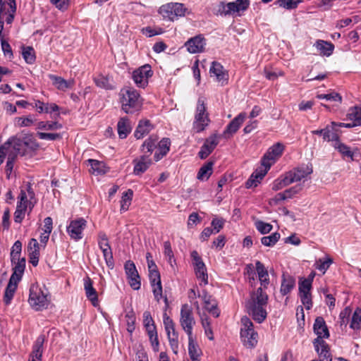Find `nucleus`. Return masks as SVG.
I'll use <instances>...</instances> for the list:
<instances>
[{
	"label": "nucleus",
	"instance_id": "nucleus-25",
	"mask_svg": "<svg viewBox=\"0 0 361 361\" xmlns=\"http://www.w3.org/2000/svg\"><path fill=\"white\" fill-rule=\"evenodd\" d=\"M11 261L13 266V273L10 278L20 281L25 269V258L18 257L15 260L14 259H11Z\"/></svg>",
	"mask_w": 361,
	"mask_h": 361
},
{
	"label": "nucleus",
	"instance_id": "nucleus-56",
	"mask_svg": "<svg viewBox=\"0 0 361 361\" xmlns=\"http://www.w3.org/2000/svg\"><path fill=\"white\" fill-rule=\"evenodd\" d=\"M255 224L257 230L262 234L269 233L273 228L271 224L259 220L257 221Z\"/></svg>",
	"mask_w": 361,
	"mask_h": 361
},
{
	"label": "nucleus",
	"instance_id": "nucleus-24",
	"mask_svg": "<svg viewBox=\"0 0 361 361\" xmlns=\"http://www.w3.org/2000/svg\"><path fill=\"white\" fill-rule=\"evenodd\" d=\"M27 250L30 258V263L34 267H36L38 264L39 257V245L35 238L30 239Z\"/></svg>",
	"mask_w": 361,
	"mask_h": 361
},
{
	"label": "nucleus",
	"instance_id": "nucleus-6",
	"mask_svg": "<svg viewBox=\"0 0 361 361\" xmlns=\"http://www.w3.org/2000/svg\"><path fill=\"white\" fill-rule=\"evenodd\" d=\"M210 119L207 112L204 99L203 98H199L197 103L192 128L196 133H200L207 128Z\"/></svg>",
	"mask_w": 361,
	"mask_h": 361
},
{
	"label": "nucleus",
	"instance_id": "nucleus-45",
	"mask_svg": "<svg viewBox=\"0 0 361 361\" xmlns=\"http://www.w3.org/2000/svg\"><path fill=\"white\" fill-rule=\"evenodd\" d=\"M290 181L286 173L281 176L272 183V190L277 191L290 185Z\"/></svg>",
	"mask_w": 361,
	"mask_h": 361
},
{
	"label": "nucleus",
	"instance_id": "nucleus-17",
	"mask_svg": "<svg viewBox=\"0 0 361 361\" xmlns=\"http://www.w3.org/2000/svg\"><path fill=\"white\" fill-rule=\"evenodd\" d=\"M219 136L216 134H214L206 139L198 153L201 159H206L213 152L219 142Z\"/></svg>",
	"mask_w": 361,
	"mask_h": 361
},
{
	"label": "nucleus",
	"instance_id": "nucleus-27",
	"mask_svg": "<svg viewBox=\"0 0 361 361\" xmlns=\"http://www.w3.org/2000/svg\"><path fill=\"white\" fill-rule=\"evenodd\" d=\"M314 332L317 335V338H328L329 337V332L323 317H317L315 319L314 326Z\"/></svg>",
	"mask_w": 361,
	"mask_h": 361
},
{
	"label": "nucleus",
	"instance_id": "nucleus-28",
	"mask_svg": "<svg viewBox=\"0 0 361 361\" xmlns=\"http://www.w3.org/2000/svg\"><path fill=\"white\" fill-rule=\"evenodd\" d=\"M19 281H20L18 280L13 279V278L9 279V281L6 288L4 295V302L6 305H9L11 302V300L14 296Z\"/></svg>",
	"mask_w": 361,
	"mask_h": 361
},
{
	"label": "nucleus",
	"instance_id": "nucleus-40",
	"mask_svg": "<svg viewBox=\"0 0 361 361\" xmlns=\"http://www.w3.org/2000/svg\"><path fill=\"white\" fill-rule=\"evenodd\" d=\"M90 166V172L94 175L104 174L107 169L105 164L96 159H90L87 161Z\"/></svg>",
	"mask_w": 361,
	"mask_h": 361
},
{
	"label": "nucleus",
	"instance_id": "nucleus-64",
	"mask_svg": "<svg viewBox=\"0 0 361 361\" xmlns=\"http://www.w3.org/2000/svg\"><path fill=\"white\" fill-rule=\"evenodd\" d=\"M50 2L61 11H66L70 5V0H50Z\"/></svg>",
	"mask_w": 361,
	"mask_h": 361
},
{
	"label": "nucleus",
	"instance_id": "nucleus-10",
	"mask_svg": "<svg viewBox=\"0 0 361 361\" xmlns=\"http://www.w3.org/2000/svg\"><path fill=\"white\" fill-rule=\"evenodd\" d=\"M249 6V0H236L226 4L222 2L220 5L219 11L221 14L225 16L231 15L246 11Z\"/></svg>",
	"mask_w": 361,
	"mask_h": 361
},
{
	"label": "nucleus",
	"instance_id": "nucleus-62",
	"mask_svg": "<svg viewBox=\"0 0 361 361\" xmlns=\"http://www.w3.org/2000/svg\"><path fill=\"white\" fill-rule=\"evenodd\" d=\"M225 224V220L223 218L215 217L212 219L211 225L214 233H218L223 228Z\"/></svg>",
	"mask_w": 361,
	"mask_h": 361
},
{
	"label": "nucleus",
	"instance_id": "nucleus-51",
	"mask_svg": "<svg viewBox=\"0 0 361 361\" xmlns=\"http://www.w3.org/2000/svg\"><path fill=\"white\" fill-rule=\"evenodd\" d=\"M22 56L27 63H33L35 61V50L31 47H23Z\"/></svg>",
	"mask_w": 361,
	"mask_h": 361
},
{
	"label": "nucleus",
	"instance_id": "nucleus-63",
	"mask_svg": "<svg viewBox=\"0 0 361 361\" xmlns=\"http://www.w3.org/2000/svg\"><path fill=\"white\" fill-rule=\"evenodd\" d=\"M34 123L32 116L28 117H18L16 118V125L18 127H27L30 126Z\"/></svg>",
	"mask_w": 361,
	"mask_h": 361
},
{
	"label": "nucleus",
	"instance_id": "nucleus-16",
	"mask_svg": "<svg viewBox=\"0 0 361 361\" xmlns=\"http://www.w3.org/2000/svg\"><path fill=\"white\" fill-rule=\"evenodd\" d=\"M204 302V309L208 311L214 317H218L220 314V311L218 308V304L216 300L206 290H203L201 294L198 295Z\"/></svg>",
	"mask_w": 361,
	"mask_h": 361
},
{
	"label": "nucleus",
	"instance_id": "nucleus-54",
	"mask_svg": "<svg viewBox=\"0 0 361 361\" xmlns=\"http://www.w3.org/2000/svg\"><path fill=\"white\" fill-rule=\"evenodd\" d=\"M124 269L128 279L130 277H137V275H139L135 264L130 260L125 263Z\"/></svg>",
	"mask_w": 361,
	"mask_h": 361
},
{
	"label": "nucleus",
	"instance_id": "nucleus-21",
	"mask_svg": "<svg viewBox=\"0 0 361 361\" xmlns=\"http://www.w3.org/2000/svg\"><path fill=\"white\" fill-rule=\"evenodd\" d=\"M246 118V114L245 112H242L239 114L236 117H235L226 126V129L224 131V136L226 138H228L232 136L234 133H235L240 128L242 123L244 122Z\"/></svg>",
	"mask_w": 361,
	"mask_h": 361
},
{
	"label": "nucleus",
	"instance_id": "nucleus-4",
	"mask_svg": "<svg viewBox=\"0 0 361 361\" xmlns=\"http://www.w3.org/2000/svg\"><path fill=\"white\" fill-rule=\"evenodd\" d=\"M241 324L240 337L244 345L255 348L257 344L258 334L254 329L253 323L248 317H244L241 319Z\"/></svg>",
	"mask_w": 361,
	"mask_h": 361
},
{
	"label": "nucleus",
	"instance_id": "nucleus-5",
	"mask_svg": "<svg viewBox=\"0 0 361 361\" xmlns=\"http://www.w3.org/2000/svg\"><path fill=\"white\" fill-rule=\"evenodd\" d=\"M159 13L164 19L174 21L178 18L184 17L190 13L188 9L180 3H169L161 6L159 9Z\"/></svg>",
	"mask_w": 361,
	"mask_h": 361
},
{
	"label": "nucleus",
	"instance_id": "nucleus-61",
	"mask_svg": "<svg viewBox=\"0 0 361 361\" xmlns=\"http://www.w3.org/2000/svg\"><path fill=\"white\" fill-rule=\"evenodd\" d=\"M317 97L319 99H326L329 101H338L341 102L342 97L341 96L336 92H331L329 94H318Z\"/></svg>",
	"mask_w": 361,
	"mask_h": 361
},
{
	"label": "nucleus",
	"instance_id": "nucleus-52",
	"mask_svg": "<svg viewBox=\"0 0 361 361\" xmlns=\"http://www.w3.org/2000/svg\"><path fill=\"white\" fill-rule=\"evenodd\" d=\"M332 263L333 260L330 257L319 259L316 261L315 267L317 269L324 274Z\"/></svg>",
	"mask_w": 361,
	"mask_h": 361
},
{
	"label": "nucleus",
	"instance_id": "nucleus-46",
	"mask_svg": "<svg viewBox=\"0 0 361 361\" xmlns=\"http://www.w3.org/2000/svg\"><path fill=\"white\" fill-rule=\"evenodd\" d=\"M350 327L353 330H359L361 328V308L357 307L353 314Z\"/></svg>",
	"mask_w": 361,
	"mask_h": 361
},
{
	"label": "nucleus",
	"instance_id": "nucleus-48",
	"mask_svg": "<svg viewBox=\"0 0 361 361\" xmlns=\"http://www.w3.org/2000/svg\"><path fill=\"white\" fill-rule=\"evenodd\" d=\"M280 237V233L275 232L271 233L270 235L262 237L261 243L264 246L272 247L279 241Z\"/></svg>",
	"mask_w": 361,
	"mask_h": 361
},
{
	"label": "nucleus",
	"instance_id": "nucleus-39",
	"mask_svg": "<svg viewBox=\"0 0 361 361\" xmlns=\"http://www.w3.org/2000/svg\"><path fill=\"white\" fill-rule=\"evenodd\" d=\"M188 353L192 361H200L202 351L195 342L192 336H188Z\"/></svg>",
	"mask_w": 361,
	"mask_h": 361
},
{
	"label": "nucleus",
	"instance_id": "nucleus-50",
	"mask_svg": "<svg viewBox=\"0 0 361 361\" xmlns=\"http://www.w3.org/2000/svg\"><path fill=\"white\" fill-rule=\"evenodd\" d=\"M143 324L147 333L149 332V331H154L157 329L154 322L149 311H145L143 313Z\"/></svg>",
	"mask_w": 361,
	"mask_h": 361
},
{
	"label": "nucleus",
	"instance_id": "nucleus-1",
	"mask_svg": "<svg viewBox=\"0 0 361 361\" xmlns=\"http://www.w3.org/2000/svg\"><path fill=\"white\" fill-rule=\"evenodd\" d=\"M32 137L28 134L20 133L11 137L0 147V165L5 158L16 159L18 155H24L26 147L30 146Z\"/></svg>",
	"mask_w": 361,
	"mask_h": 361
},
{
	"label": "nucleus",
	"instance_id": "nucleus-11",
	"mask_svg": "<svg viewBox=\"0 0 361 361\" xmlns=\"http://www.w3.org/2000/svg\"><path fill=\"white\" fill-rule=\"evenodd\" d=\"M29 304L36 311L42 310L45 305V295L37 284H33L30 288Z\"/></svg>",
	"mask_w": 361,
	"mask_h": 361
},
{
	"label": "nucleus",
	"instance_id": "nucleus-9",
	"mask_svg": "<svg viewBox=\"0 0 361 361\" xmlns=\"http://www.w3.org/2000/svg\"><path fill=\"white\" fill-rule=\"evenodd\" d=\"M283 149L284 146L279 142L274 144L269 148L261 161L262 165L267 169V171H269L275 161L281 157Z\"/></svg>",
	"mask_w": 361,
	"mask_h": 361
},
{
	"label": "nucleus",
	"instance_id": "nucleus-57",
	"mask_svg": "<svg viewBox=\"0 0 361 361\" xmlns=\"http://www.w3.org/2000/svg\"><path fill=\"white\" fill-rule=\"evenodd\" d=\"M102 251L107 267L110 269H113L114 266V262L111 248L108 247L107 249L102 250Z\"/></svg>",
	"mask_w": 361,
	"mask_h": 361
},
{
	"label": "nucleus",
	"instance_id": "nucleus-55",
	"mask_svg": "<svg viewBox=\"0 0 361 361\" xmlns=\"http://www.w3.org/2000/svg\"><path fill=\"white\" fill-rule=\"evenodd\" d=\"M147 335L149 336V339L153 350L154 352H158L159 349V342L157 329L154 331H149V332H147Z\"/></svg>",
	"mask_w": 361,
	"mask_h": 361
},
{
	"label": "nucleus",
	"instance_id": "nucleus-8",
	"mask_svg": "<svg viewBox=\"0 0 361 361\" xmlns=\"http://www.w3.org/2000/svg\"><path fill=\"white\" fill-rule=\"evenodd\" d=\"M163 319L169 345L173 352L177 354L178 350V334L175 329V324L173 319L166 314H164Z\"/></svg>",
	"mask_w": 361,
	"mask_h": 361
},
{
	"label": "nucleus",
	"instance_id": "nucleus-26",
	"mask_svg": "<svg viewBox=\"0 0 361 361\" xmlns=\"http://www.w3.org/2000/svg\"><path fill=\"white\" fill-rule=\"evenodd\" d=\"M49 78L51 81V84L58 90L66 92L68 89H71L74 85L73 80H66L60 76L50 74Z\"/></svg>",
	"mask_w": 361,
	"mask_h": 361
},
{
	"label": "nucleus",
	"instance_id": "nucleus-53",
	"mask_svg": "<svg viewBox=\"0 0 361 361\" xmlns=\"http://www.w3.org/2000/svg\"><path fill=\"white\" fill-rule=\"evenodd\" d=\"M47 114H49L53 120H59L60 118L59 106L54 103L47 104Z\"/></svg>",
	"mask_w": 361,
	"mask_h": 361
},
{
	"label": "nucleus",
	"instance_id": "nucleus-31",
	"mask_svg": "<svg viewBox=\"0 0 361 361\" xmlns=\"http://www.w3.org/2000/svg\"><path fill=\"white\" fill-rule=\"evenodd\" d=\"M255 267L261 286H263L264 288H267L269 283V276L267 269L259 261L256 262Z\"/></svg>",
	"mask_w": 361,
	"mask_h": 361
},
{
	"label": "nucleus",
	"instance_id": "nucleus-35",
	"mask_svg": "<svg viewBox=\"0 0 361 361\" xmlns=\"http://www.w3.org/2000/svg\"><path fill=\"white\" fill-rule=\"evenodd\" d=\"M171 142L169 138H164L159 142L157 151H156L154 156L155 161H159L167 154Z\"/></svg>",
	"mask_w": 361,
	"mask_h": 361
},
{
	"label": "nucleus",
	"instance_id": "nucleus-29",
	"mask_svg": "<svg viewBox=\"0 0 361 361\" xmlns=\"http://www.w3.org/2000/svg\"><path fill=\"white\" fill-rule=\"evenodd\" d=\"M314 47H316L320 55L325 56H331L334 49V45L332 43L322 39H317L314 44Z\"/></svg>",
	"mask_w": 361,
	"mask_h": 361
},
{
	"label": "nucleus",
	"instance_id": "nucleus-34",
	"mask_svg": "<svg viewBox=\"0 0 361 361\" xmlns=\"http://www.w3.org/2000/svg\"><path fill=\"white\" fill-rule=\"evenodd\" d=\"M96 85L105 90H114L115 88L113 78L109 75H99L94 79Z\"/></svg>",
	"mask_w": 361,
	"mask_h": 361
},
{
	"label": "nucleus",
	"instance_id": "nucleus-12",
	"mask_svg": "<svg viewBox=\"0 0 361 361\" xmlns=\"http://www.w3.org/2000/svg\"><path fill=\"white\" fill-rule=\"evenodd\" d=\"M152 74L151 66L146 64L135 70L133 72L132 78L137 87L144 88L147 85L148 80Z\"/></svg>",
	"mask_w": 361,
	"mask_h": 361
},
{
	"label": "nucleus",
	"instance_id": "nucleus-43",
	"mask_svg": "<svg viewBox=\"0 0 361 361\" xmlns=\"http://www.w3.org/2000/svg\"><path fill=\"white\" fill-rule=\"evenodd\" d=\"M213 162L209 161L204 164L199 170L197 178L200 180H207L212 173Z\"/></svg>",
	"mask_w": 361,
	"mask_h": 361
},
{
	"label": "nucleus",
	"instance_id": "nucleus-22",
	"mask_svg": "<svg viewBox=\"0 0 361 361\" xmlns=\"http://www.w3.org/2000/svg\"><path fill=\"white\" fill-rule=\"evenodd\" d=\"M209 72L211 76L216 77V81L221 82L222 85L227 82L228 74L221 63L216 61H213L210 67Z\"/></svg>",
	"mask_w": 361,
	"mask_h": 361
},
{
	"label": "nucleus",
	"instance_id": "nucleus-19",
	"mask_svg": "<svg viewBox=\"0 0 361 361\" xmlns=\"http://www.w3.org/2000/svg\"><path fill=\"white\" fill-rule=\"evenodd\" d=\"M149 278L154 298L159 302L162 297V286L159 271L149 272Z\"/></svg>",
	"mask_w": 361,
	"mask_h": 361
},
{
	"label": "nucleus",
	"instance_id": "nucleus-37",
	"mask_svg": "<svg viewBox=\"0 0 361 361\" xmlns=\"http://www.w3.org/2000/svg\"><path fill=\"white\" fill-rule=\"evenodd\" d=\"M295 285V279L290 275L283 274L280 292L283 295L289 293Z\"/></svg>",
	"mask_w": 361,
	"mask_h": 361
},
{
	"label": "nucleus",
	"instance_id": "nucleus-7",
	"mask_svg": "<svg viewBox=\"0 0 361 361\" xmlns=\"http://www.w3.org/2000/svg\"><path fill=\"white\" fill-rule=\"evenodd\" d=\"M180 324L188 336H192V329L195 324L192 310L188 304L181 306L180 314Z\"/></svg>",
	"mask_w": 361,
	"mask_h": 361
},
{
	"label": "nucleus",
	"instance_id": "nucleus-33",
	"mask_svg": "<svg viewBox=\"0 0 361 361\" xmlns=\"http://www.w3.org/2000/svg\"><path fill=\"white\" fill-rule=\"evenodd\" d=\"M117 131L121 139L126 138L131 131L130 121L127 117H122L117 123Z\"/></svg>",
	"mask_w": 361,
	"mask_h": 361
},
{
	"label": "nucleus",
	"instance_id": "nucleus-13",
	"mask_svg": "<svg viewBox=\"0 0 361 361\" xmlns=\"http://www.w3.org/2000/svg\"><path fill=\"white\" fill-rule=\"evenodd\" d=\"M191 257L195 266V272L197 279L201 280L200 286L208 283V274L207 268L198 252L195 250L191 252Z\"/></svg>",
	"mask_w": 361,
	"mask_h": 361
},
{
	"label": "nucleus",
	"instance_id": "nucleus-32",
	"mask_svg": "<svg viewBox=\"0 0 361 361\" xmlns=\"http://www.w3.org/2000/svg\"><path fill=\"white\" fill-rule=\"evenodd\" d=\"M84 288L87 298L92 302V305L95 306L98 301L97 293L92 286V280L88 276L84 279Z\"/></svg>",
	"mask_w": 361,
	"mask_h": 361
},
{
	"label": "nucleus",
	"instance_id": "nucleus-36",
	"mask_svg": "<svg viewBox=\"0 0 361 361\" xmlns=\"http://www.w3.org/2000/svg\"><path fill=\"white\" fill-rule=\"evenodd\" d=\"M152 129V125L149 120L140 121L134 133L137 139H141L147 135Z\"/></svg>",
	"mask_w": 361,
	"mask_h": 361
},
{
	"label": "nucleus",
	"instance_id": "nucleus-60",
	"mask_svg": "<svg viewBox=\"0 0 361 361\" xmlns=\"http://www.w3.org/2000/svg\"><path fill=\"white\" fill-rule=\"evenodd\" d=\"M300 297L302 305L307 310H310L312 307V295L310 292L300 293Z\"/></svg>",
	"mask_w": 361,
	"mask_h": 361
},
{
	"label": "nucleus",
	"instance_id": "nucleus-15",
	"mask_svg": "<svg viewBox=\"0 0 361 361\" xmlns=\"http://www.w3.org/2000/svg\"><path fill=\"white\" fill-rule=\"evenodd\" d=\"M312 173V166H305L293 169V170H290L286 173L288 176L290 183L291 184L295 182H298L305 179Z\"/></svg>",
	"mask_w": 361,
	"mask_h": 361
},
{
	"label": "nucleus",
	"instance_id": "nucleus-2",
	"mask_svg": "<svg viewBox=\"0 0 361 361\" xmlns=\"http://www.w3.org/2000/svg\"><path fill=\"white\" fill-rule=\"evenodd\" d=\"M268 298L267 294L259 287L251 294L250 300L246 302L247 312L258 323H262L267 318Z\"/></svg>",
	"mask_w": 361,
	"mask_h": 361
},
{
	"label": "nucleus",
	"instance_id": "nucleus-23",
	"mask_svg": "<svg viewBox=\"0 0 361 361\" xmlns=\"http://www.w3.org/2000/svg\"><path fill=\"white\" fill-rule=\"evenodd\" d=\"M315 350L319 354L320 361H331V355L326 343L323 339L315 338L314 341Z\"/></svg>",
	"mask_w": 361,
	"mask_h": 361
},
{
	"label": "nucleus",
	"instance_id": "nucleus-58",
	"mask_svg": "<svg viewBox=\"0 0 361 361\" xmlns=\"http://www.w3.org/2000/svg\"><path fill=\"white\" fill-rule=\"evenodd\" d=\"M323 139L325 141H332L334 143L339 140V137L336 132H334L333 130H331L329 127H326L325 128Z\"/></svg>",
	"mask_w": 361,
	"mask_h": 361
},
{
	"label": "nucleus",
	"instance_id": "nucleus-59",
	"mask_svg": "<svg viewBox=\"0 0 361 361\" xmlns=\"http://www.w3.org/2000/svg\"><path fill=\"white\" fill-rule=\"evenodd\" d=\"M22 251V243L20 240H16L11 247V259H16L20 257Z\"/></svg>",
	"mask_w": 361,
	"mask_h": 361
},
{
	"label": "nucleus",
	"instance_id": "nucleus-47",
	"mask_svg": "<svg viewBox=\"0 0 361 361\" xmlns=\"http://www.w3.org/2000/svg\"><path fill=\"white\" fill-rule=\"evenodd\" d=\"M348 119L350 121L360 122L361 126V106H353L348 110Z\"/></svg>",
	"mask_w": 361,
	"mask_h": 361
},
{
	"label": "nucleus",
	"instance_id": "nucleus-18",
	"mask_svg": "<svg viewBox=\"0 0 361 361\" xmlns=\"http://www.w3.org/2000/svg\"><path fill=\"white\" fill-rule=\"evenodd\" d=\"M205 44V39L200 35L189 39L184 45L188 52L197 54L203 51Z\"/></svg>",
	"mask_w": 361,
	"mask_h": 361
},
{
	"label": "nucleus",
	"instance_id": "nucleus-30",
	"mask_svg": "<svg viewBox=\"0 0 361 361\" xmlns=\"http://www.w3.org/2000/svg\"><path fill=\"white\" fill-rule=\"evenodd\" d=\"M159 137L157 135H150L141 146V152L143 154L150 155L157 147Z\"/></svg>",
	"mask_w": 361,
	"mask_h": 361
},
{
	"label": "nucleus",
	"instance_id": "nucleus-14",
	"mask_svg": "<svg viewBox=\"0 0 361 361\" xmlns=\"http://www.w3.org/2000/svg\"><path fill=\"white\" fill-rule=\"evenodd\" d=\"M86 224L87 221L83 218L73 220L67 226V233L72 239L79 240L82 238V232Z\"/></svg>",
	"mask_w": 361,
	"mask_h": 361
},
{
	"label": "nucleus",
	"instance_id": "nucleus-42",
	"mask_svg": "<svg viewBox=\"0 0 361 361\" xmlns=\"http://www.w3.org/2000/svg\"><path fill=\"white\" fill-rule=\"evenodd\" d=\"M333 146L341 154L343 158H349L351 160L353 159V152L348 146L342 143L339 140H337L336 142H334Z\"/></svg>",
	"mask_w": 361,
	"mask_h": 361
},
{
	"label": "nucleus",
	"instance_id": "nucleus-38",
	"mask_svg": "<svg viewBox=\"0 0 361 361\" xmlns=\"http://www.w3.org/2000/svg\"><path fill=\"white\" fill-rule=\"evenodd\" d=\"M268 171L264 168V169H260L259 171L256 170L249 178V179L245 183V186L247 188H250L252 187H256L257 184L262 180L264 176L267 174Z\"/></svg>",
	"mask_w": 361,
	"mask_h": 361
},
{
	"label": "nucleus",
	"instance_id": "nucleus-3",
	"mask_svg": "<svg viewBox=\"0 0 361 361\" xmlns=\"http://www.w3.org/2000/svg\"><path fill=\"white\" fill-rule=\"evenodd\" d=\"M119 99L121 109L127 114L139 111L142 105L139 92L132 87H125L120 90Z\"/></svg>",
	"mask_w": 361,
	"mask_h": 361
},
{
	"label": "nucleus",
	"instance_id": "nucleus-20",
	"mask_svg": "<svg viewBox=\"0 0 361 361\" xmlns=\"http://www.w3.org/2000/svg\"><path fill=\"white\" fill-rule=\"evenodd\" d=\"M134 164L133 173L136 176H140L144 173L150 166L152 161L149 155L142 154L133 161Z\"/></svg>",
	"mask_w": 361,
	"mask_h": 361
},
{
	"label": "nucleus",
	"instance_id": "nucleus-44",
	"mask_svg": "<svg viewBox=\"0 0 361 361\" xmlns=\"http://www.w3.org/2000/svg\"><path fill=\"white\" fill-rule=\"evenodd\" d=\"M133 192L131 189L123 193L121 200V211L126 212L128 209L133 199Z\"/></svg>",
	"mask_w": 361,
	"mask_h": 361
},
{
	"label": "nucleus",
	"instance_id": "nucleus-49",
	"mask_svg": "<svg viewBox=\"0 0 361 361\" xmlns=\"http://www.w3.org/2000/svg\"><path fill=\"white\" fill-rule=\"evenodd\" d=\"M301 1L302 0H276L274 4L288 10H291L296 8Z\"/></svg>",
	"mask_w": 361,
	"mask_h": 361
},
{
	"label": "nucleus",
	"instance_id": "nucleus-41",
	"mask_svg": "<svg viewBox=\"0 0 361 361\" xmlns=\"http://www.w3.org/2000/svg\"><path fill=\"white\" fill-rule=\"evenodd\" d=\"M44 341L43 336H40L33 347L31 358L29 361H40L42 355V347Z\"/></svg>",
	"mask_w": 361,
	"mask_h": 361
}]
</instances>
